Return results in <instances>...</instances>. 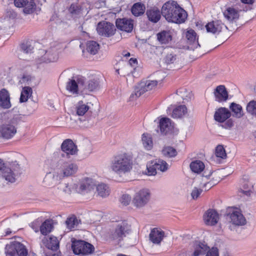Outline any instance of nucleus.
Returning a JSON list of instances; mask_svg holds the SVG:
<instances>
[{
	"instance_id": "obj_60",
	"label": "nucleus",
	"mask_w": 256,
	"mask_h": 256,
	"mask_svg": "<svg viewBox=\"0 0 256 256\" xmlns=\"http://www.w3.org/2000/svg\"><path fill=\"white\" fill-rule=\"evenodd\" d=\"M54 250H52L50 252H45L44 256H60L58 252H54Z\"/></svg>"
},
{
	"instance_id": "obj_37",
	"label": "nucleus",
	"mask_w": 256,
	"mask_h": 256,
	"mask_svg": "<svg viewBox=\"0 0 256 256\" xmlns=\"http://www.w3.org/2000/svg\"><path fill=\"white\" fill-rule=\"evenodd\" d=\"M187 113V108L184 105H180L174 109L172 116L173 118H180Z\"/></svg>"
},
{
	"instance_id": "obj_23",
	"label": "nucleus",
	"mask_w": 256,
	"mask_h": 256,
	"mask_svg": "<svg viewBox=\"0 0 256 256\" xmlns=\"http://www.w3.org/2000/svg\"><path fill=\"white\" fill-rule=\"evenodd\" d=\"M223 26L224 24L221 21L215 20L208 22L206 26V28L207 32L214 34H218L221 32Z\"/></svg>"
},
{
	"instance_id": "obj_51",
	"label": "nucleus",
	"mask_w": 256,
	"mask_h": 256,
	"mask_svg": "<svg viewBox=\"0 0 256 256\" xmlns=\"http://www.w3.org/2000/svg\"><path fill=\"white\" fill-rule=\"evenodd\" d=\"M154 161L151 162L147 164L146 170H148L147 174L148 176H154L156 174V170Z\"/></svg>"
},
{
	"instance_id": "obj_12",
	"label": "nucleus",
	"mask_w": 256,
	"mask_h": 256,
	"mask_svg": "<svg viewBox=\"0 0 256 256\" xmlns=\"http://www.w3.org/2000/svg\"><path fill=\"white\" fill-rule=\"evenodd\" d=\"M85 82L86 78L82 76H78L76 77V80H69L66 84V90L74 94H78V90H82V88H84Z\"/></svg>"
},
{
	"instance_id": "obj_44",
	"label": "nucleus",
	"mask_w": 256,
	"mask_h": 256,
	"mask_svg": "<svg viewBox=\"0 0 256 256\" xmlns=\"http://www.w3.org/2000/svg\"><path fill=\"white\" fill-rule=\"evenodd\" d=\"M59 188L67 194H70L76 188V185L72 182L62 183L60 184Z\"/></svg>"
},
{
	"instance_id": "obj_42",
	"label": "nucleus",
	"mask_w": 256,
	"mask_h": 256,
	"mask_svg": "<svg viewBox=\"0 0 256 256\" xmlns=\"http://www.w3.org/2000/svg\"><path fill=\"white\" fill-rule=\"evenodd\" d=\"M32 88L30 86H24L21 92L20 102H26L28 98L32 95Z\"/></svg>"
},
{
	"instance_id": "obj_41",
	"label": "nucleus",
	"mask_w": 256,
	"mask_h": 256,
	"mask_svg": "<svg viewBox=\"0 0 256 256\" xmlns=\"http://www.w3.org/2000/svg\"><path fill=\"white\" fill-rule=\"evenodd\" d=\"M186 38L190 44H193L194 47L199 45L198 44V38L196 36V34L193 30H190L186 33Z\"/></svg>"
},
{
	"instance_id": "obj_30",
	"label": "nucleus",
	"mask_w": 256,
	"mask_h": 256,
	"mask_svg": "<svg viewBox=\"0 0 256 256\" xmlns=\"http://www.w3.org/2000/svg\"><path fill=\"white\" fill-rule=\"evenodd\" d=\"M94 186L92 179L87 178L80 184L78 192L81 194L88 192L94 189Z\"/></svg>"
},
{
	"instance_id": "obj_31",
	"label": "nucleus",
	"mask_w": 256,
	"mask_h": 256,
	"mask_svg": "<svg viewBox=\"0 0 256 256\" xmlns=\"http://www.w3.org/2000/svg\"><path fill=\"white\" fill-rule=\"evenodd\" d=\"M53 228L54 226L52 220H46L40 225V231L42 235L46 236L52 232Z\"/></svg>"
},
{
	"instance_id": "obj_25",
	"label": "nucleus",
	"mask_w": 256,
	"mask_h": 256,
	"mask_svg": "<svg viewBox=\"0 0 256 256\" xmlns=\"http://www.w3.org/2000/svg\"><path fill=\"white\" fill-rule=\"evenodd\" d=\"M158 127L161 134L163 135L168 134L173 128L171 120L168 118H163L160 120Z\"/></svg>"
},
{
	"instance_id": "obj_9",
	"label": "nucleus",
	"mask_w": 256,
	"mask_h": 256,
	"mask_svg": "<svg viewBox=\"0 0 256 256\" xmlns=\"http://www.w3.org/2000/svg\"><path fill=\"white\" fill-rule=\"evenodd\" d=\"M194 250L192 254V256H200L206 254V256H219L218 248L212 247L210 249L204 242H202L196 241L194 244Z\"/></svg>"
},
{
	"instance_id": "obj_48",
	"label": "nucleus",
	"mask_w": 256,
	"mask_h": 256,
	"mask_svg": "<svg viewBox=\"0 0 256 256\" xmlns=\"http://www.w3.org/2000/svg\"><path fill=\"white\" fill-rule=\"evenodd\" d=\"M142 142L144 147L150 150L152 147V138L148 134H144L142 136Z\"/></svg>"
},
{
	"instance_id": "obj_21",
	"label": "nucleus",
	"mask_w": 256,
	"mask_h": 256,
	"mask_svg": "<svg viewBox=\"0 0 256 256\" xmlns=\"http://www.w3.org/2000/svg\"><path fill=\"white\" fill-rule=\"evenodd\" d=\"M165 236V232L157 228H152L149 234L150 240L154 244H159Z\"/></svg>"
},
{
	"instance_id": "obj_63",
	"label": "nucleus",
	"mask_w": 256,
	"mask_h": 256,
	"mask_svg": "<svg viewBox=\"0 0 256 256\" xmlns=\"http://www.w3.org/2000/svg\"><path fill=\"white\" fill-rule=\"evenodd\" d=\"M240 0L242 3L246 4H252L254 2V0Z\"/></svg>"
},
{
	"instance_id": "obj_20",
	"label": "nucleus",
	"mask_w": 256,
	"mask_h": 256,
	"mask_svg": "<svg viewBox=\"0 0 256 256\" xmlns=\"http://www.w3.org/2000/svg\"><path fill=\"white\" fill-rule=\"evenodd\" d=\"M215 100L219 102H226L228 98V92L224 86L220 85L214 92Z\"/></svg>"
},
{
	"instance_id": "obj_43",
	"label": "nucleus",
	"mask_w": 256,
	"mask_h": 256,
	"mask_svg": "<svg viewBox=\"0 0 256 256\" xmlns=\"http://www.w3.org/2000/svg\"><path fill=\"white\" fill-rule=\"evenodd\" d=\"M99 86V82L98 80L92 79L88 81L86 84L84 83V88L82 90H88L89 91L92 92L96 90Z\"/></svg>"
},
{
	"instance_id": "obj_36",
	"label": "nucleus",
	"mask_w": 256,
	"mask_h": 256,
	"mask_svg": "<svg viewBox=\"0 0 256 256\" xmlns=\"http://www.w3.org/2000/svg\"><path fill=\"white\" fill-rule=\"evenodd\" d=\"M90 106L82 101H80L76 105V112L78 116H83L88 110Z\"/></svg>"
},
{
	"instance_id": "obj_27",
	"label": "nucleus",
	"mask_w": 256,
	"mask_h": 256,
	"mask_svg": "<svg viewBox=\"0 0 256 256\" xmlns=\"http://www.w3.org/2000/svg\"><path fill=\"white\" fill-rule=\"evenodd\" d=\"M224 18L229 22H236L239 18L238 11L233 8H228L224 12Z\"/></svg>"
},
{
	"instance_id": "obj_58",
	"label": "nucleus",
	"mask_w": 256,
	"mask_h": 256,
	"mask_svg": "<svg viewBox=\"0 0 256 256\" xmlns=\"http://www.w3.org/2000/svg\"><path fill=\"white\" fill-rule=\"evenodd\" d=\"M216 184V182L214 180H210L204 184V187L205 188V190H208L213 186Z\"/></svg>"
},
{
	"instance_id": "obj_26",
	"label": "nucleus",
	"mask_w": 256,
	"mask_h": 256,
	"mask_svg": "<svg viewBox=\"0 0 256 256\" xmlns=\"http://www.w3.org/2000/svg\"><path fill=\"white\" fill-rule=\"evenodd\" d=\"M146 14L148 20L154 23L157 22L160 18L162 11L156 8H152L147 10Z\"/></svg>"
},
{
	"instance_id": "obj_46",
	"label": "nucleus",
	"mask_w": 256,
	"mask_h": 256,
	"mask_svg": "<svg viewBox=\"0 0 256 256\" xmlns=\"http://www.w3.org/2000/svg\"><path fill=\"white\" fill-rule=\"evenodd\" d=\"M246 110L248 114L256 118V101L250 100L246 105Z\"/></svg>"
},
{
	"instance_id": "obj_6",
	"label": "nucleus",
	"mask_w": 256,
	"mask_h": 256,
	"mask_svg": "<svg viewBox=\"0 0 256 256\" xmlns=\"http://www.w3.org/2000/svg\"><path fill=\"white\" fill-rule=\"evenodd\" d=\"M158 84L156 80H142L134 88V92L130 96V100L133 101L136 100L145 92L150 90Z\"/></svg>"
},
{
	"instance_id": "obj_28",
	"label": "nucleus",
	"mask_w": 256,
	"mask_h": 256,
	"mask_svg": "<svg viewBox=\"0 0 256 256\" xmlns=\"http://www.w3.org/2000/svg\"><path fill=\"white\" fill-rule=\"evenodd\" d=\"M58 52L56 47H52L46 51L44 58L46 59L47 62H54L58 59Z\"/></svg>"
},
{
	"instance_id": "obj_53",
	"label": "nucleus",
	"mask_w": 256,
	"mask_h": 256,
	"mask_svg": "<svg viewBox=\"0 0 256 256\" xmlns=\"http://www.w3.org/2000/svg\"><path fill=\"white\" fill-rule=\"evenodd\" d=\"M215 154L216 156L222 159H225L226 158L225 150L221 145H219L216 148Z\"/></svg>"
},
{
	"instance_id": "obj_17",
	"label": "nucleus",
	"mask_w": 256,
	"mask_h": 256,
	"mask_svg": "<svg viewBox=\"0 0 256 256\" xmlns=\"http://www.w3.org/2000/svg\"><path fill=\"white\" fill-rule=\"evenodd\" d=\"M116 24L118 29L127 32H130L134 28V21L126 18H118L116 20Z\"/></svg>"
},
{
	"instance_id": "obj_62",
	"label": "nucleus",
	"mask_w": 256,
	"mask_h": 256,
	"mask_svg": "<svg viewBox=\"0 0 256 256\" xmlns=\"http://www.w3.org/2000/svg\"><path fill=\"white\" fill-rule=\"evenodd\" d=\"M129 64L132 66H135L137 64V60L136 58H131L129 60Z\"/></svg>"
},
{
	"instance_id": "obj_22",
	"label": "nucleus",
	"mask_w": 256,
	"mask_h": 256,
	"mask_svg": "<svg viewBox=\"0 0 256 256\" xmlns=\"http://www.w3.org/2000/svg\"><path fill=\"white\" fill-rule=\"evenodd\" d=\"M231 115L230 112L228 108L222 107L216 111L214 118L216 122H224L229 118Z\"/></svg>"
},
{
	"instance_id": "obj_56",
	"label": "nucleus",
	"mask_w": 256,
	"mask_h": 256,
	"mask_svg": "<svg viewBox=\"0 0 256 256\" xmlns=\"http://www.w3.org/2000/svg\"><path fill=\"white\" fill-rule=\"evenodd\" d=\"M202 190L200 188H194L192 190L191 196L193 199L196 200L198 198L199 196L201 194L202 192Z\"/></svg>"
},
{
	"instance_id": "obj_55",
	"label": "nucleus",
	"mask_w": 256,
	"mask_h": 256,
	"mask_svg": "<svg viewBox=\"0 0 256 256\" xmlns=\"http://www.w3.org/2000/svg\"><path fill=\"white\" fill-rule=\"evenodd\" d=\"M131 201V197L130 195L127 194H123L120 199V202L124 206H128L130 204Z\"/></svg>"
},
{
	"instance_id": "obj_7",
	"label": "nucleus",
	"mask_w": 256,
	"mask_h": 256,
	"mask_svg": "<svg viewBox=\"0 0 256 256\" xmlns=\"http://www.w3.org/2000/svg\"><path fill=\"white\" fill-rule=\"evenodd\" d=\"M72 248L75 254L87 255L92 253L94 246L82 240H72Z\"/></svg>"
},
{
	"instance_id": "obj_2",
	"label": "nucleus",
	"mask_w": 256,
	"mask_h": 256,
	"mask_svg": "<svg viewBox=\"0 0 256 256\" xmlns=\"http://www.w3.org/2000/svg\"><path fill=\"white\" fill-rule=\"evenodd\" d=\"M133 156L131 154L123 152L116 155L112 160L110 168L117 174L130 173L133 168Z\"/></svg>"
},
{
	"instance_id": "obj_39",
	"label": "nucleus",
	"mask_w": 256,
	"mask_h": 256,
	"mask_svg": "<svg viewBox=\"0 0 256 256\" xmlns=\"http://www.w3.org/2000/svg\"><path fill=\"white\" fill-rule=\"evenodd\" d=\"M80 222V220L78 219L75 216H72L67 218L66 224L68 229L73 230L77 228Z\"/></svg>"
},
{
	"instance_id": "obj_54",
	"label": "nucleus",
	"mask_w": 256,
	"mask_h": 256,
	"mask_svg": "<svg viewBox=\"0 0 256 256\" xmlns=\"http://www.w3.org/2000/svg\"><path fill=\"white\" fill-rule=\"evenodd\" d=\"M176 55L174 54H168L164 58L165 62L167 64H174L176 60Z\"/></svg>"
},
{
	"instance_id": "obj_3",
	"label": "nucleus",
	"mask_w": 256,
	"mask_h": 256,
	"mask_svg": "<svg viewBox=\"0 0 256 256\" xmlns=\"http://www.w3.org/2000/svg\"><path fill=\"white\" fill-rule=\"evenodd\" d=\"M78 170V166L74 163H64L52 176L50 174H47L44 178V182L46 186H52L57 181L74 174Z\"/></svg>"
},
{
	"instance_id": "obj_47",
	"label": "nucleus",
	"mask_w": 256,
	"mask_h": 256,
	"mask_svg": "<svg viewBox=\"0 0 256 256\" xmlns=\"http://www.w3.org/2000/svg\"><path fill=\"white\" fill-rule=\"evenodd\" d=\"M82 9L78 3L71 4L68 11L72 16H77L80 14Z\"/></svg>"
},
{
	"instance_id": "obj_24",
	"label": "nucleus",
	"mask_w": 256,
	"mask_h": 256,
	"mask_svg": "<svg viewBox=\"0 0 256 256\" xmlns=\"http://www.w3.org/2000/svg\"><path fill=\"white\" fill-rule=\"evenodd\" d=\"M230 222L236 226H244L246 220L243 214L239 211H234L230 215Z\"/></svg>"
},
{
	"instance_id": "obj_13",
	"label": "nucleus",
	"mask_w": 256,
	"mask_h": 256,
	"mask_svg": "<svg viewBox=\"0 0 256 256\" xmlns=\"http://www.w3.org/2000/svg\"><path fill=\"white\" fill-rule=\"evenodd\" d=\"M96 30L100 35L110 37L114 34L116 28L112 24L102 22L98 24Z\"/></svg>"
},
{
	"instance_id": "obj_57",
	"label": "nucleus",
	"mask_w": 256,
	"mask_h": 256,
	"mask_svg": "<svg viewBox=\"0 0 256 256\" xmlns=\"http://www.w3.org/2000/svg\"><path fill=\"white\" fill-rule=\"evenodd\" d=\"M40 222L38 220H36L31 224V227L36 232L40 231Z\"/></svg>"
},
{
	"instance_id": "obj_33",
	"label": "nucleus",
	"mask_w": 256,
	"mask_h": 256,
	"mask_svg": "<svg viewBox=\"0 0 256 256\" xmlns=\"http://www.w3.org/2000/svg\"><path fill=\"white\" fill-rule=\"evenodd\" d=\"M240 192L246 196H250L252 193L256 192L254 185L248 181H244Z\"/></svg>"
},
{
	"instance_id": "obj_16",
	"label": "nucleus",
	"mask_w": 256,
	"mask_h": 256,
	"mask_svg": "<svg viewBox=\"0 0 256 256\" xmlns=\"http://www.w3.org/2000/svg\"><path fill=\"white\" fill-rule=\"evenodd\" d=\"M14 4L18 8H24V12L26 14L33 12L36 7L34 0H14Z\"/></svg>"
},
{
	"instance_id": "obj_38",
	"label": "nucleus",
	"mask_w": 256,
	"mask_h": 256,
	"mask_svg": "<svg viewBox=\"0 0 256 256\" xmlns=\"http://www.w3.org/2000/svg\"><path fill=\"white\" fill-rule=\"evenodd\" d=\"M190 166L193 172L197 174L201 172L204 168V164L200 160L192 161Z\"/></svg>"
},
{
	"instance_id": "obj_15",
	"label": "nucleus",
	"mask_w": 256,
	"mask_h": 256,
	"mask_svg": "<svg viewBox=\"0 0 256 256\" xmlns=\"http://www.w3.org/2000/svg\"><path fill=\"white\" fill-rule=\"evenodd\" d=\"M41 247L44 246L51 250H56L59 248V241L54 236H44L42 238Z\"/></svg>"
},
{
	"instance_id": "obj_4",
	"label": "nucleus",
	"mask_w": 256,
	"mask_h": 256,
	"mask_svg": "<svg viewBox=\"0 0 256 256\" xmlns=\"http://www.w3.org/2000/svg\"><path fill=\"white\" fill-rule=\"evenodd\" d=\"M131 232V226L126 220L120 221L113 225L108 234L109 240L117 244L122 242Z\"/></svg>"
},
{
	"instance_id": "obj_35",
	"label": "nucleus",
	"mask_w": 256,
	"mask_h": 256,
	"mask_svg": "<svg viewBox=\"0 0 256 256\" xmlns=\"http://www.w3.org/2000/svg\"><path fill=\"white\" fill-rule=\"evenodd\" d=\"M96 192L98 196L102 198H106L109 196L110 189L107 184L101 183L97 186Z\"/></svg>"
},
{
	"instance_id": "obj_1",
	"label": "nucleus",
	"mask_w": 256,
	"mask_h": 256,
	"mask_svg": "<svg viewBox=\"0 0 256 256\" xmlns=\"http://www.w3.org/2000/svg\"><path fill=\"white\" fill-rule=\"evenodd\" d=\"M162 14L168 22L182 24L187 18L186 12L176 1H168L162 6Z\"/></svg>"
},
{
	"instance_id": "obj_59",
	"label": "nucleus",
	"mask_w": 256,
	"mask_h": 256,
	"mask_svg": "<svg viewBox=\"0 0 256 256\" xmlns=\"http://www.w3.org/2000/svg\"><path fill=\"white\" fill-rule=\"evenodd\" d=\"M234 126V122L232 119H228L223 125L225 128H230Z\"/></svg>"
},
{
	"instance_id": "obj_34",
	"label": "nucleus",
	"mask_w": 256,
	"mask_h": 256,
	"mask_svg": "<svg viewBox=\"0 0 256 256\" xmlns=\"http://www.w3.org/2000/svg\"><path fill=\"white\" fill-rule=\"evenodd\" d=\"M230 108L233 112L232 116L236 118H241L244 115L242 108L239 104L232 102L230 106Z\"/></svg>"
},
{
	"instance_id": "obj_18",
	"label": "nucleus",
	"mask_w": 256,
	"mask_h": 256,
	"mask_svg": "<svg viewBox=\"0 0 256 256\" xmlns=\"http://www.w3.org/2000/svg\"><path fill=\"white\" fill-rule=\"evenodd\" d=\"M218 214L212 209L208 210L204 215V220L206 225L214 226L218 223Z\"/></svg>"
},
{
	"instance_id": "obj_49",
	"label": "nucleus",
	"mask_w": 256,
	"mask_h": 256,
	"mask_svg": "<svg viewBox=\"0 0 256 256\" xmlns=\"http://www.w3.org/2000/svg\"><path fill=\"white\" fill-rule=\"evenodd\" d=\"M34 48L28 42L22 44L20 46V53L18 56H22V53L29 54L32 52Z\"/></svg>"
},
{
	"instance_id": "obj_40",
	"label": "nucleus",
	"mask_w": 256,
	"mask_h": 256,
	"mask_svg": "<svg viewBox=\"0 0 256 256\" xmlns=\"http://www.w3.org/2000/svg\"><path fill=\"white\" fill-rule=\"evenodd\" d=\"M100 49L99 44L94 40H90L86 43V50L91 54H96Z\"/></svg>"
},
{
	"instance_id": "obj_45",
	"label": "nucleus",
	"mask_w": 256,
	"mask_h": 256,
	"mask_svg": "<svg viewBox=\"0 0 256 256\" xmlns=\"http://www.w3.org/2000/svg\"><path fill=\"white\" fill-rule=\"evenodd\" d=\"M162 152L164 156L167 158L174 157L177 154L176 150L171 146L164 147Z\"/></svg>"
},
{
	"instance_id": "obj_32",
	"label": "nucleus",
	"mask_w": 256,
	"mask_h": 256,
	"mask_svg": "<svg viewBox=\"0 0 256 256\" xmlns=\"http://www.w3.org/2000/svg\"><path fill=\"white\" fill-rule=\"evenodd\" d=\"M145 10V5L139 2L134 4L131 8V12L135 16H139L142 15Z\"/></svg>"
},
{
	"instance_id": "obj_10",
	"label": "nucleus",
	"mask_w": 256,
	"mask_h": 256,
	"mask_svg": "<svg viewBox=\"0 0 256 256\" xmlns=\"http://www.w3.org/2000/svg\"><path fill=\"white\" fill-rule=\"evenodd\" d=\"M17 132V124L14 119L0 126V138L4 140L12 139Z\"/></svg>"
},
{
	"instance_id": "obj_8",
	"label": "nucleus",
	"mask_w": 256,
	"mask_h": 256,
	"mask_svg": "<svg viewBox=\"0 0 256 256\" xmlns=\"http://www.w3.org/2000/svg\"><path fill=\"white\" fill-rule=\"evenodd\" d=\"M6 256H27L28 250L25 246L18 242H12L5 248Z\"/></svg>"
},
{
	"instance_id": "obj_5",
	"label": "nucleus",
	"mask_w": 256,
	"mask_h": 256,
	"mask_svg": "<svg viewBox=\"0 0 256 256\" xmlns=\"http://www.w3.org/2000/svg\"><path fill=\"white\" fill-rule=\"evenodd\" d=\"M21 174L20 165L16 162H12L6 166L0 158V178L4 180L7 184L14 183L16 177Z\"/></svg>"
},
{
	"instance_id": "obj_61",
	"label": "nucleus",
	"mask_w": 256,
	"mask_h": 256,
	"mask_svg": "<svg viewBox=\"0 0 256 256\" xmlns=\"http://www.w3.org/2000/svg\"><path fill=\"white\" fill-rule=\"evenodd\" d=\"M30 80V77L28 75H23L20 82H28Z\"/></svg>"
},
{
	"instance_id": "obj_14",
	"label": "nucleus",
	"mask_w": 256,
	"mask_h": 256,
	"mask_svg": "<svg viewBox=\"0 0 256 256\" xmlns=\"http://www.w3.org/2000/svg\"><path fill=\"white\" fill-rule=\"evenodd\" d=\"M61 149L64 152L62 156H64L66 154L67 158H70V156L76 154L78 152L76 146L70 139H66L62 142Z\"/></svg>"
},
{
	"instance_id": "obj_11",
	"label": "nucleus",
	"mask_w": 256,
	"mask_h": 256,
	"mask_svg": "<svg viewBox=\"0 0 256 256\" xmlns=\"http://www.w3.org/2000/svg\"><path fill=\"white\" fill-rule=\"evenodd\" d=\"M150 198V192L148 189H142L134 194L132 203L137 208H142L144 206Z\"/></svg>"
},
{
	"instance_id": "obj_50",
	"label": "nucleus",
	"mask_w": 256,
	"mask_h": 256,
	"mask_svg": "<svg viewBox=\"0 0 256 256\" xmlns=\"http://www.w3.org/2000/svg\"><path fill=\"white\" fill-rule=\"evenodd\" d=\"M155 162L157 170L162 172H165L168 169V164L164 160L158 159L156 160Z\"/></svg>"
},
{
	"instance_id": "obj_64",
	"label": "nucleus",
	"mask_w": 256,
	"mask_h": 256,
	"mask_svg": "<svg viewBox=\"0 0 256 256\" xmlns=\"http://www.w3.org/2000/svg\"><path fill=\"white\" fill-rule=\"evenodd\" d=\"M12 233V232L10 228H8L6 231V234L5 236H8L10 234Z\"/></svg>"
},
{
	"instance_id": "obj_52",
	"label": "nucleus",
	"mask_w": 256,
	"mask_h": 256,
	"mask_svg": "<svg viewBox=\"0 0 256 256\" xmlns=\"http://www.w3.org/2000/svg\"><path fill=\"white\" fill-rule=\"evenodd\" d=\"M187 93L188 90L184 88H180L176 92V94L180 96L182 98L188 100L192 98V94L190 92H188V94H187Z\"/></svg>"
},
{
	"instance_id": "obj_29",
	"label": "nucleus",
	"mask_w": 256,
	"mask_h": 256,
	"mask_svg": "<svg viewBox=\"0 0 256 256\" xmlns=\"http://www.w3.org/2000/svg\"><path fill=\"white\" fill-rule=\"evenodd\" d=\"M156 37L161 44H168L172 40V36L170 31H162L156 34Z\"/></svg>"
},
{
	"instance_id": "obj_19",
	"label": "nucleus",
	"mask_w": 256,
	"mask_h": 256,
	"mask_svg": "<svg viewBox=\"0 0 256 256\" xmlns=\"http://www.w3.org/2000/svg\"><path fill=\"white\" fill-rule=\"evenodd\" d=\"M0 107L3 109H8L12 107L10 94L5 88L0 90Z\"/></svg>"
}]
</instances>
